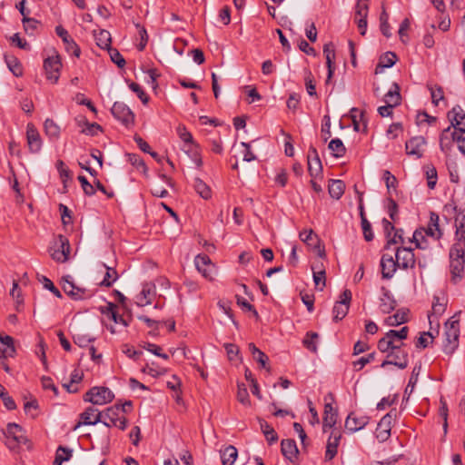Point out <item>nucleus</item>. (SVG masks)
<instances>
[{"label": "nucleus", "instance_id": "nucleus-1", "mask_svg": "<svg viewBox=\"0 0 465 465\" xmlns=\"http://www.w3.org/2000/svg\"><path fill=\"white\" fill-rule=\"evenodd\" d=\"M465 246L460 243H454L450 250V270L451 281L457 283L463 278L465 263Z\"/></svg>", "mask_w": 465, "mask_h": 465}, {"label": "nucleus", "instance_id": "nucleus-2", "mask_svg": "<svg viewBox=\"0 0 465 465\" xmlns=\"http://www.w3.org/2000/svg\"><path fill=\"white\" fill-rule=\"evenodd\" d=\"M3 433L5 438V444L10 450H17L22 444L27 445L28 450L32 448L30 440L20 425L8 423Z\"/></svg>", "mask_w": 465, "mask_h": 465}, {"label": "nucleus", "instance_id": "nucleus-3", "mask_svg": "<svg viewBox=\"0 0 465 465\" xmlns=\"http://www.w3.org/2000/svg\"><path fill=\"white\" fill-rule=\"evenodd\" d=\"M444 336L443 351L446 354H452L459 346L460 322L458 320H449L445 323Z\"/></svg>", "mask_w": 465, "mask_h": 465}, {"label": "nucleus", "instance_id": "nucleus-4", "mask_svg": "<svg viewBox=\"0 0 465 465\" xmlns=\"http://www.w3.org/2000/svg\"><path fill=\"white\" fill-rule=\"evenodd\" d=\"M409 328L402 327L401 330H390L380 339V351L386 352L390 348H398L403 344L402 341L408 337Z\"/></svg>", "mask_w": 465, "mask_h": 465}, {"label": "nucleus", "instance_id": "nucleus-5", "mask_svg": "<svg viewBox=\"0 0 465 465\" xmlns=\"http://www.w3.org/2000/svg\"><path fill=\"white\" fill-rule=\"evenodd\" d=\"M71 247L69 240L63 234H59L49 247L52 259L57 262H65L70 254Z\"/></svg>", "mask_w": 465, "mask_h": 465}, {"label": "nucleus", "instance_id": "nucleus-6", "mask_svg": "<svg viewBox=\"0 0 465 465\" xmlns=\"http://www.w3.org/2000/svg\"><path fill=\"white\" fill-rule=\"evenodd\" d=\"M114 399V392L107 387L95 386L91 388L84 396V401L94 405H104Z\"/></svg>", "mask_w": 465, "mask_h": 465}, {"label": "nucleus", "instance_id": "nucleus-7", "mask_svg": "<svg viewBox=\"0 0 465 465\" xmlns=\"http://www.w3.org/2000/svg\"><path fill=\"white\" fill-rule=\"evenodd\" d=\"M382 226L386 240V244L384 246L385 250H389L391 246L394 248L404 242L402 236L403 230L396 229L394 223H391L384 218L382 219Z\"/></svg>", "mask_w": 465, "mask_h": 465}, {"label": "nucleus", "instance_id": "nucleus-8", "mask_svg": "<svg viewBox=\"0 0 465 465\" xmlns=\"http://www.w3.org/2000/svg\"><path fill=\"white\" fill-rule=\"evenodd\" d=\"M445 210L452 209L455 212L454 226H455V242L464 244L465 246V209H457L452 204H446Z\"/></svg>", "mask_w": 465, "mask_h": 465}, {"label": "nucleus", "instance_id": "nucleus-9", "mask_svg": "<svg viewBox=\"0 0 465 465\" xmlns=\"http://www.w3.org/2000/svg\"><path fill=\"white\" fill-rule=\"evenodd\" d=\"M393 251H395V259L399 268L406 270L415 266L416 261L412 248L398 245L393 248Z\"/></svg>", "mask_w": 465, "mask_h": 465}, {"label": "nucleus", "instance_id": "nucleus-10", "mask_svg": "<svg viewBox=\"0 0 465 465\" xmlns=\"http://www.w3.org/2000/svg\"><path fill=\"white\" fill-rule=\"evenodd\" d=\"M390 350L391 352L387 355V359L380 364V367L385 368L387 365H394L399 369H405L408 366V357L401 346L390 348Z\"/></svg>", "mask_w": 465, "mask_h": 465}, {"label": "nucleus", "instance_id": "nucleus-11", "mask_svg": "<svg viewBox=\"0 0 465 465\" xmlns=\"http://www.w3.org/2000/svg\"><path fill=\"white\" fill-rule=\"evenodd\" d=\"M114 117L126 127L134 124V114L131 109L122 102H115L111 109Z\"/></svg>", "mask_w": 465, "mask_h": 465}, {"label": "nucleus", "instance_id": "nucleus-12", "mask_svg": "<svg viewBox=\"0 0 465 465\" xmlns=\"http://www.w3.org/2000/svg\"><path fill=\"white\" fill-rule=\"evenodd\" d=\"M62 280L64 282L63 291L73 300L79 301L91 296L86 289L76 286L70 275L63 277Z\"/></svg>", "mask_w": 465, "mask_h": 465}, {"label": "nucleus", "instance_id": "nucleus-13", "mask_svg": "<svg viewBox=\"0 0 465 465\" xmlns=\"http://www.w3.org/2000/svg\"><path fill=\"white\" fill-rule=\"evenodd\" d=\"M61 68L62 63L59 55L49 56L44 61V69L46 74V78L53 84L57 83L60 77Z\"/></svg>", "mask_w": 465, "mask_h": 465}, {"label": "nucleus", "instance_id": "nucleus-14", "mask_svg": "<svg viewBox=\"0 0 465 465\" xmlns=\"http://www.w3.org/2000/svg\"><path fill=\"white\" fill-rule=\"evenodd\" d=\"M196 269L202 275L212 281L216 272L215 265L206 254H198L194 259Z\"/></svg>", "mask_w": 465, "mask_h": 465}, {"label": "nucleus", "instance_id": "nucleus-15", "mask_svg": "<svg viewBox=\"0 0 465 465\" xmlns=\"http://www.w3.org/2000/svg\"><path fill=\"white\" fill-rule=\"evenodd\" d=\"M103 413L94 407H88L80 414V421L74 426V430L82 425H95L98 422L103 423Z\"/></svg>", "mask_w": 465, "mask_h": 465}, {"label": "nucleus", "instance_id": "nucleus-16", "mask_svg": "<svg viewBox=\"0 0 465 465\" xmlns=\"http://www.w3.org/2000/svg\"><path fill=\"white\" fill-rule=\"evenodd\" d=\"M426 146V140L423 136H415L405 143L406 153L416 158H420Z\"/></svg>", "mask_w": 465, "mask_h": 465}, {"label": "nucleus", "instance_id": "nucleus-17", "mask_svg": "<svg viewBox=\"0 0 465 465\" xmlns=\"http://www.w3.org/2000/svg\"><path fill=\"white\" fill-rule=\"evenodd\" d=\"M55 33L59 37L62 38L66 51L78 57L80 55V48L74 41V39L69 35L67 30L64 29L62 25H57L55 27Z\"/></svg>", "mask_w": 465, "mask_h": 465}, {"label": "nucleus", "instance_id": "nucleus-18", "mask_svg": "<svg viewBox=\"0 0 465 465\" xmlns=\"http://www.w3.org/2000/svg\"><path fill=\"white\" fill-rule=\"evenodd\" d=\"M26 138L30 151L38 153L42 148V139L33 124H28L26 126Z\"/></svg>", "mask_w": 465, "mask_h": 465}, {"label": "nucleus", "instance_id": "nucleus-19", "mask_svg": "<svg viewBox=\"0 0 465 465\" xmlns=\"http://www.w3.org/2000/svg\"><path fill=\"white\" fill-rule=\"evenodd\" d=\"M367 14L368 0H357L355 18L357 19L358 27L360 28L361 35L365 34V29L367 26Z\"/></svg>", "mask_w": 465, "mask_h": 465}, {"label": "nucleus", "instance_id": "nucleus-20", "mask_svg": "<svg viewBox=\"0 0 465 465\" xmlns=\"http://www.w3.org/2000/svg\"><path fill=\"white\" fill-rule=\"evenodd\" d=\"M395 417L396 411L392 410L380 420V440H386L390 437Z\"/></svg>", "mask_w": 465, "mask_h": 465}, {"label": "nucleus", "instance_id": "nucleus-21", "mask_svg": "<svg viewBox=\"0 0 465 465\" xmlns=\"http://www.w3.org/2000/svg\"><path fill=\"white\" fill-rule=\"evenodd\" d=\"M341 438L340 431L336 430L331 431L326 445L325 460H331L336 456Z\"/></svg>", "mask_w": 465, "mask_h": 465}, {"label": "nucleus", "instance_id": "nucleus-22", "mask_svg": "<svg viewBox=\"0 0 465 465\" xmlns=\"http://www.w3.org/2000/svg\"><path fill=\"white\" fill-rule=\"evenodd\" d=\"M380 265L381 266L382 277L387 279L393 276L398 267L396 259H393V257L388 253L382 255Z\"/></svg>", "mask_w": 465, "mask_h": 465}, {"label": "nucleus", "instance_id": "nucleus-23", "mask_svg": "<svg viewBox=\"0 0 465 465\" xmlns=\"http://www.w3.org/2000/svg\"><path fill=\"white\" fill-rule=\"evenodd\" d=\"M281 451L285 459L293 462L298 456L299 450L294 440L286 439L281 442Z\"/></svg>", "mask_w": 465, "mask_h": 465}, {"label": "nucleus", "instance_id": "nucleus-24", "mask_svg": "<svg viewBox=\"0 0 465 465\" xmlns=\"http://www.w3.org/2000/svg\"><path fill=\"white\" fill-rule=\"evenodd\" d=\"M439 222H440L439 215L434 212H430L428 228L424 229V232L428 236L432 237L434 240L440 239L443 234L442 231L440 228Z\"/></svg>", "mask_w": 465, "mask_h": 465}, {"label": "nucleus", "instance_id": "nucleus-25", "mask_svg": "<svg viewBox=\"0 0 465 465\" xmlns=\"http://www.w3.org/2000/svg\"><path fill=\"white\" fill-rule=\"evenodd\" d=\"M368 421L369 419L367 417H357L354 413H351L345 420V428L351 432H355L364 428Z\"/></svg>", "mask_w": 465, "mask_h": 465}, {"label": "nucleus", "instance_id": "nucleus-26", "mask_svg": "<svg viewBox=\"0 0 465 465\" xmlns=\"http://www.w3.org/2000/svg\"><path fill=\"white\" fill-rule=\"evenodd\" d=\"M307 160L310 174H318L322 171V166L317 150L314 147L309 149Z\"/></svg>", "mask_w": 465, "mask_h": 465}, {"label": "nucleus", "instance_id": "nucleus-27", "mask_svg": "<svg viewBox=\"0 0 465 465\" xmlns=\"http://www.w3.org/2000/svg\"><path fill=\"white\" fill-rule=\"evenodd\" d=\"M454 129L451 126L444 129L440 136V146L442 152H448L455 143Z\"/></svg>", "mask_w": 465, "mask_h": 465}, {"label": "nucleus", "instance_id": "nucleus-28", "mask_svg": "<svg viewBox=\"0 0 465 465\" xmlns=\"http://www.w3.org/2000/svg\"><path fill=\"white\" fill-rule=\"evenodd\" d=\"M401 88L397 83H393L391 88L384 94L383 102L386 104L398 106L401 103Z\"/></svg>", "mask_w": 465, "mask_h": 465}, {"label": "nucleus", "instance_id": "nucleus-29", "mask_svg": "<svg viewBox=\"0 0 465 465\" xmlns=\"http://www.w3.org/2000/svg\"><path fill=\"white\" fill-rule=\"evenodd\" d=\"M154 295V287L149 284L143 285L141 292L135 297V303L143 307L152 302V298Z\"/></svg>", "mask_w": 465, "mask_h": 465}, {"label": "nucleus", "instance_id": "nucleus-30", "mask_svg": "<svg viewBox=\"0 0 465 465\" xmlns=\"http://www.w3.org/2000/svg\"><path fill=\"white\" fill-rule=\"evenodd\" d=\"M448 117L451 122V127L465 128V114L460 106L454 107L448 113Z\"/></svg>", "mask_w": 465, "mask_h": 465}, {"label": "nucleus", "instance_id": "nucleus-31", "mask_svg": "<svg viewBox=\"0 0 465 465\" xmlns=\"http://www.w3.org/2000/svg\"><path fill=\"white\" fill-rule=\"evenodd\" d=\"M238 456L237 449L229 445L224 450H221V460L223 465H233Z\"/></svg>", "mask_w": 465, "mask_h": 465}, {"label": "nucleus", "instance_id": "nucleus-32", "mask_svg": "<svg viewBox=\"0 0 465 465\" xmlns=\"http://www.w3.org/2000/svg\"><path fill=\"white\" fill-rule=\"evenodd\" d=\"M396 302L389 295V293L382 289V296L380 297V312L383 313H390L395 309Z\"/></svg>", "mask_w": 465, "mask_h": 465}, {"label": "nucleus", "instance_id": "nucleus-33", "mask_svg": "<svg viewBox=\"0 0 465 465\" xmlns=\"http://www.w3.org/2000/svg\"><path fill=\"white\" fill-rule=\"evenodd\" d=\"M345 183L341 180H331L328 190L331 198L339 200L344 193Z\"/></svg>", "mask_w": 465, "mask_h": 465}, {"label": "nucleus", "instance_id": "nucleus-34", "mask_svg": "<svg viewBox=\"0 0 465 465\" xmlns=\"http://www.w3.org/2000/svg\"><path fill=\"white\" fill-rule=\"evenodd\" d=\"M195 192L204 200L212 198L211 187L199 177H196L193 182Z\"/></svg>", "mask_w": 465, "mask_h": 465}, {"label": "nucleus", "instance_id": "nucleus-35", "mask_svg": "<svg viewBox=\"0 0 465 465\" xmlns=\"http://www.w3.org/2000/svg\"><path fill=\"white\" fill-rule=\"evenodd\" d=\"M260 428L264 434L269 444L275 443L278 440V435L274 429L263 419H259Z\"/></svg>", "mask_w": 465, "mask_h": 465}, {"label": "nucleus", "instance_id": "nucleus-36", "mask_svg": "<svg viewBox=\"0 0 465 465\" xmlns=\"http://www.w3.org/2000/svg\"><path fill=\"white\" fill-rule=\"evenodd\" d=\"M408 322L407 312L404 311H397L393 315H390L384 319V323L388 326H398Z\"/></svg>", "mask_w": 465, "mask_h": 465}, {"label": "nucleus", "instance_id": "nucleus-37", "mask_svg": "<svg viewBox=\"0 0 465 465\" xmlns=\"http://www.w3.org/2000/svg\"><path fill=\"white\" fill-rule=\"evenodd\" d=\"M426 236L428 235L425 233L424 228H420L415 230L411 241L415 243L416 248L425 250L429 247Z\"/></svg>", "mask_w": 465, "mask_h": 465}, {"label": "nucleus", "instance_id": "nucleus-38", "mask_svg": "<svg viewBox=\"0 0 465 465\" xmlns=\"http://www.w3.org/2000/svg\"><path fill=\"white\" fill-rule=\"evenodd\" d=\"M103 266L104 267L106 272L103 281L100 282V286L111 287L114 284V282L117 281L118 273L116 270L113 267H109L104 263L103 264Z\"/></svg>", "mask_w": 465, "mask_h": 465}, {"label": "nucleus", "instance_id": "nucleus-39", "mask_svg": "<svg viewBox=\"0 0 465 465\" xmlns=\"http://www.w3.org/2000/svg\"><path fill=\"white\" fill-rule=\"evenodd\" d=\"M5 61L9 70L15 76H21L23 74V67L19 60L14 55H5Z\"/></svg>", "mask_w": 465, "mask_h": 465}, {"label": "nucleus", "instance_id": "nucleus-40", "mask_svg": "<svg viewBox=\"0 0 465 465\" xmlns=\"http://www.w3.org/2000/svg\"><path fill=\"white\" fill-rule=\"evenodd\" d=\"M73 456V450L67 447L59 446L56 450L53 465H62L64 461H68Z\"/></svg>", "mask_w": 465, "mask_h": 465}, {"label": "nucleus", "instance_id": "nucleus-41", "mask_svg": "<svg viewBox=\"0 0 465 465\" xmlns=\"http://www.w3.org/2000/svg\"><path fill=\"white\" fill-rule=\"evenodd\" d=\"M249 350L252 355V358L260 363L262 368H266L267 362L269 361L268 356L259 350L254 343H249Z\"/></svg>", "mask_w": 465, "mask_h": 465}, {"label": "nucleus", "instance_id": "nucleus-42", "mask_svg": "<svg viewBox=\"0 0 465 465\" xmlns=\"http://www.w3.org/2000/svg\"><path fill=\"white\" fill-rule=\"evenodd\" d=\"M96 45L102 49H109L111 45V35L107 30H100L94 34Z\"/></svg>", "mask_w": 465, "mask_h": 465}, {"label": "nucleus", "instance_id": "nucleus-43", "mask_svg": "<svg viewBox=\"0 0 465 465\" xmlns=\"http://www.w3.org/2000/svg\"><path fill=\"white\" fill-rule=\"evenodd\" d=\"M316 269H318L316 265H312L313 282L316 288H319L320 291H322L326 285V272L324 269H320L319 271H316Z\"/></svg>", "mask_w": 465, "mask_h": 465}, {"label": "nucleus", "instance_id": "nucleus-44", "mask_svg": "<svg viewBox=\"0 0 465 465\" xmlns=\"http://www.w3.org/2000/svg\"><path fill=\"white\" fill-rule=\"evenodd\" d=\"M398 57L393 52H385L383 54L380 55V68H391L397 62Z\"/></svg>", "mask_w": 465, "mask_h": 465}, {"label": "nucleus", "instance_id": "nucleus-45", "mask_svg": "<svg viewBox=\"0 0 465 465\" xmlns=\"http://www.w3.org/2000/svg\"><path fill=\"white\" fill-rule=\"evenodd\" d=\"M319 334L314 331H308L302 341V343L306 349L312 352L317 351V341Z\"/></svg>", "mask_w": 465, "mask_h": 465}, {"label": "nucleus", "instance_id": "nucleus-46", "mask_svg": "<svg viewBox=\"0 0 465 465\" xmlns=\"http://www.w3.org/2000/svg\"><path fill=\"white\" fill-rule=\"evenodd\" d=\"M103 420H107V422H114L119 420L120 413V404L116 403L114 406L107 408L104 411L102 412Z\"/></svg>", "mask_w": 465, "mask_h": 465}, {"label": "nucleus", "instance_id": "nucleus-47", "mask_svg": "<svg viewBox=\"0 0 465 465\" xmlns=\"http://www.w3.org/2000/svg\"><path fill=\"white\" fill-rule=\"evenodd\" d=\"M81 122H84V128L82 129V133L88 135H95L97 131H101L102 127L96 123H89L85 117L77 119L78 126H81Z\"/></svg>", "mask_w": 465, "mask_h": 465}, {"label": "nucleus", "instance_id": "nucleus-48", "mask_svg": "<svg viewBox=\"0 0 465 465\" xmlns=\"http://www.w3.org/2000/svg\"><path fill=\"white\" fill-rule=\"evenodd\" d=\"M360 214H361V228H362L364 239L367 242H370V241L373 240L374 235H373V232L371 231V225L370 222L367 220V218H366V216L364 214L362 207H361Z\"/></svg>", "mask_w": 465, "mask_h": 465}, {"label": "nucleus", "instance_id": "nucleus-49", "mask_svg": "<svg viewBox=\"0 0 465 465\" xmlns=\"http://www.w3.org/2000/svg\"><path fill=\"white\" fill-rule=\"evenodd\" d=\"M329 149L331 151V153L335 157H341L345 153V146L341 139L335 138L332 139L329 143Z\"/></svg>", "mask_w": 465, "mask_h": 465}, {"label": "nucleus", "instance_id": "nucleus-50", "mask_svg": "<svg viewBox=\"0 0 465 465\" xmlns=\"http://www.w3.org/2000/svg\"><path fill=\"white\" fill-rule=\"evenodd\" d=\"M349 308L350 306L344 304L342 302H336L332 310L333 320L335 322L342 320L347 315Z\"/></svg>", "mask_w": 465, "mask_h": 465}, {"label": "nucleus", "instance_id": "nucleus-51", "mask_svg": "<svg viewBox=\"0 0 465 465\" xmlns=\"http://www.w3.org/2000/svg\"><path fill=\"white\" fill-rule=\"evenodd\" d=\"M45 132L52 139H56L60 134V127L52 120L46 119L44 124Z\"/></svg>", "mask_w": 465, "mask_h": 465}, {"label": "nucleus", "instance_id": "nucleus-52", "mask_svg": "<svg viewBox=\"0 0 465 465\" xmlns=\"http://www.w3.org/2000/svg\"><path fill=\"white\" fill-rule=\"evenodd\" d=\"M385 209L390 218L391 219V223H397L399 220V211L398 204L391 197L387 199Z\"/></svg>", "mask_w": 465, "mask_h": 465}, {"label": "nucleus", "instance_id": "nucleus-53", "mask_svg": "<svg viewBox=\"0 0 465 465\" xmlns=\"http://www.w3.org/2000/svg\"><path fill=\"white\" fill-rule=\"evenodd\" d=\"M13 190L15 192V202L17 204H22L25 202V189L21 187V183L16 176H14L13 181L10 180Z\"/></svg>", "mask_w": 465, "mask_h": 465}, {"label": "nucleus", "instance_id": "nucleus-54", "mask_svg": "<svg viewBox=\"0 0 465 465\" xmlns=\"http://www.w3.org/2000/svg\"><path fill=\"white\" fill-rule=\"evenodd\" d=\"M454 134H456L454 138L456 139L455 143L458 145V149L465 155V128H454Z\"/></svg>", "mask_w": 465, "mask_h": 465}, {"label": "nucleus", "instance_id": "nucleus-55", "mask_svg": "<svg viewBox=\"0 0 465 465\" xmlns=\"http://www.w3.org/2000/svg\"><path fill=\"white\" fill-rule=\"evenodd\" d=\"M177 132L181 140H183L191 150H193V147H196L193 140V135L184 126H179Z\"/></svg>", "mask_w": 465, "mask_h": 465}, {"label": "nucleus", "instance_id": "nucleus-56", "mask_svg": "<svg viewBox=\"0 0 465 465\" xmlns=\"http://www.w3.org/2000/svg\"><path fill=\"white\" fill-rule=\"evenodd\" d=\"M429 90L431 95V102L434 105H438L440 101L444 100V92L443 88L440 85H435V87L429 86Z\"/></svg>", "mask_w": 465, "mask_h": 465}, {"label": "nucleus", "instance_id": "nucleus-57", "mask_svg": "<svg viewBox=\"0 0 465 465\" xmlns=\"http://www.w3.org/2000/svg\"><path fill=\"white\" fill-rule=\"evenodd\" d=\"M0 342L6 346L4 349V352H6V355L14 356L15 353V349L14 345V339L9 335H0Z\"/></svg>", "mask_w": 465, "mask_h": 465}, {"label": "nucleus", "instance_id": "nucleus-58", "mask_svg": "<svg viewBox=\"0 0 465 465\" xmlns=\"http://www.w3.org/2000/svg\"><path fill=\"white\" fill-rule=\"evenodd\" d=\"M116 309V305L112 303V302H109L108 303V307H107V311L108 312L110 313L111 315V319L115 322V323H121L123 324L124 326H128V322H126V320L122 316V315H119L117 313V312L115 311Z\"/></svg>", "mask_w": 465, "mask_h": 465}, {"label": "nucleus", "instance_id": "nucleus-59", "mask_svg": "<svg viewBox=\"0 0 465 465\" xmlns=\"http://www.w3.org/2000/svg\"><path fill=\"white\" fill-rule=\"evenodd\" d=\"M237 400L245 406H250L251 404L249 392L243 383L238 384Z\"/></svg>", "mask_w": 465, "mask_h": 465}, {"label": "nucleus", "instance_id": "nucleus-60", "mask_svg": "<svg viewBox=\"0 0 465 465\" xmlns=\"http://www.w3.org/2000/svg\"><path fill=\"white\" fill-rule=\"evenodd\" d=\"M350 116L351 118L354 129L359 130L360 122H364V112L353 107L350 111Z\"/></svg>", "mask_w": 465, "mask_h": 465}, {"label": "nucleus", "instance_id": "nucleus-61", "mask_svg": "<svg viewBox=\"0 0 465 465\" xmlns=\"http://www.w3.org/2000/svg\"><path fill=\"white\" fill-rule=\"evenodd\" d=\"M380 30L386 37H390L391 35V27L388 24V15L384 9L381 14H380Z\"/></svg>", "mask_w": 465, "mask_h": 465}, {"label": "nucleus", "instance_id": "nucleus-62", "mask_svg": "<svg viewBox=\"0 0 465 465\" xmlns=\"http://www.w3.org/2000/svg\"><path fill=\"white\" fill-rule=\"evenodd\" d=\"M323 54L326 58V64H334L335 48L332 43H327L323 45Z\"/></svg>", "mask_w": 465, "mask_h": 465}, {"label": "nucleus", "instance_id": "nucleus-63", "mask_svg": "<svg viewBox=\"0 0 465 465\" xmlns=\"http://www.w3.org/2000/svg\"><path fill=\"white\" fill-rule=\"evenodd\" d=\"M304 80H305V86H306V91H307L308 94L311 96H316L317 95L316 86L312 80V74L311 73V71H307L305 73Z\"/></svg>", "mask_w": 465, "mask_h": 465}, {"label": "nucleus", "instance_id": "nucleus-64", "mask_svg": "<svg viewBox=\"0 0 465 465\" xmlns=\"http://www.w3.org/2000/svg\"><path fill=\"white\" fill-rule=\"evenodd\" d=\"M129 161L130 163L136 166V172L138 173H145L147 168L145 163H143V159L139 157L137 154H129Z\"/></svg>", "mask_w": 465, "mask_h": 465}]
</instances>
